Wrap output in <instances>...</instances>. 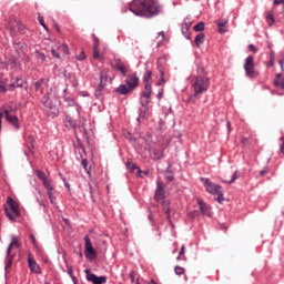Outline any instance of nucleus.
<instances>
[{
  "label": "nucleus",
  "instance_id": "obj_1",
  "mask_svg": "<svg viewBox=\"0 0 284 284\" xmlns=\"http://www.w3.org/2000/svg\"><path fill=\"white\" fill-rule=\"evenodd\" d=\"M129 10L135 17L152 19V17H156L161 12V6L155 0H133L129 4Z\"/></svg>",
  "mask_w": 284,
  "mask_h": 284
},
{
  "label": "nucleus",
  "instance_id": "obj_2",
  "mask_svg": "<svg viewBox=\"0 0 284 284\" xmlns=\"http://www.w3.org/2000/svg\"><path fill=\"white\" fill-rule=\"evenodd\" d=\"M143 81L145 83L144 90L142 91L141 105L142 109L140 111L141 119H145L148 116V104L150 103V97L152 94V71H146Z\"/></svg>",
  "mask_w": 284,
  "mask_h": 284
},
{
  "label": "nucleus",
  "instance_id": "obj_3",
  "mask_svg": "<svg viewBox=\"0 0 284 284\" xmlns=\"http://www.w3.org/2000/svg\"><path fill=\"white\" fill-rule=\"evenodd\" d=\"M192 87L194 93L191 95V99H196V97H200V94H203V92H207L210 89V78L204 75L193 77Z\"/></svg>",
  "mask_w": 284,
  "mask_h": 284
},
{
  "label": "nucleus",
  "instance_id": "obj_4",
  "mask_svg": "<svg viewBox=\"0 0 284 284\" xmlns=\"http://www.w3.org/2000/svg\"><path fill=\"white\" fill-rule=\"evenodd\" d=\"M4 212L9 221H17V219L21 216L19 204L10 196L7 197V206L4 207Z\"/></svg>",
  "mask_w": 284,
  "mask_h": 284
},
{
  "label": "nucleus",
  "instance_id": "obj_5",
  "mask_svg": "<svg viewBox=\"0 0 284 284\" xmlns=\"http://www.w3.org/2000/svg\"><path fill=\"white\" fill-rule=\"evenodd\" d=\"M204 185H205V190L206 192H209V194H213L216 197L217 203H223L224 199H223V187L212 181H210V179H204Z\"/></svg>",
  "mask_w": 284,
  "mask_h": 284
},
{
  "label": "nucleus",
  "instance_id": "obj_6",
  "mask_svg": "<svg viewBox=\"0 0 284 284\" xmlns=\"http://www.w3.org/2000/svg\"><path fill=\"white\" fill-rule=\"evenodd\" d=\"M20 248H21V242H19V237L12 235L11 243L7 248V262H6L4 270H10V267H12V258H14V254H12V251L20 250Z\"/></svg>",
  "mask_w": 284,
  "mask_h": 284
},
{
  "label": "nucleus",
  "instance_id": "obj_7",
  "mask_svg": "<svg viewBox=\"0 0 284 284\" xmlns=\"http://www.w3.org/2000/svg\"><path fill=\"white\" fill-rule=\"evenodd\" d=\"M158 71L160 74V80L156 82V85H164V83H168V80L170 79L165 55L158 59Z\"/></svg>",
  "mask_w": 284,
  "mask_h": 284
},
{
  "label": "nucleus",
  "instance_id": "obj_8",
  "mask_svg": "<svg viewBox=\"0 0 284 284\" xmlns=\"http://www.w3.org/2000/svg\"><path fill=\"white\" fill-rule=\"evenodd\" d=\"M244 71L248 79H256V77H258V71L256 70V65L254 64V57L248 55L244 60Z\"/></svg>",
  "mask_w": 284,
  "mask_h": 284
},
{
  "label": "nucleus",
  "instance_id": "obj_9",
  "mask_svg": "<svg viewBox=\"0 0 284 284\" xmlns=\"http://www.w3.org/2000/svg\"><path fill=\"white\" fill-rule=\"evenodd\" d=\"M84 274H87V281L92 284H105L108 283L106 276H97V274L90 273V270H85Z\"/></svg>",
  "mask_w": 284,
  "mask_h": 284
},
{
  "label": "nucleus",
  "instance_id": "obj_10",
  "mask_svg": "<svg viewBox=\"0 0 284 284\" xmlns=\"http://www.w3.org/2000/svg\"><path fill=\"white\" fill-rule=\"evenodd\" d=\"M84 243H85V256L90 261H94L97 258V251H94V247L92 246V241H90V236L84 237Z\"/></svg>",
  "mask_w": 284,
  "mask_h": 284
},
{
  "label": "nucleus",
  "instance_id": "obj_11",
  "mask_svg": "<svg viewBox=\"0 0 284 284\" xmlns=\"http://www.w3.org/2000/svg\"><path fill=\"white\" fill-rule=\"evenodd\" d=\"M276 6H282V12H284V0H274L273 9L266 16V21H267L268 26H273V23H274V14H276Z\"/></svg>",
  "mask_w": 284,
  "mask_h": 284
},
{
  "label": "nucleus",
  "instance_id": "obj_12",
  "mask_svg": "<svg viewBox=\"0 0 284 284\" xmlns=\"http://www.w3.org/2000/svg\"><path fill=\"white\" fill-rule=\"evenodd\" d=\"M12 112H14V110L12 109H6L4 110V115L6 119L9 123H11V125H13V128H16V130H19V118L17 115H12Z\"/></svg>",
  "mask_w": 284,
  "mask_h": 284
},
{
  "label": "nucleus",
  "instance_id": "obj_13",
  "mask_svg": "<svg viewBox=\"0 0 284 284\" xmlns=\"http://www.w3.org/2000/svg\"><path fill=\"white\" fill-rule=\"evenodd\" d=\"M154 199L158 202L163 201V199H165V185L160 180L156 181Z\"/></svg>",
  "mask_w": 284,
  "mask_h": 284
},
{
  "label": "nucleus",
  "instance_id": "obj_14",
  "mask_svg": "<svg viewBox=\"0 0 284 284\" xmlns=\"http://www.w3.org/2000/svg\"><path fill=\"white\" fill-rule=\"evenodd\" d=\"M113 70H118V72H121L123 77L128 74V68L125 67V63L121 61V59H114V64L112 65Z\"/></svg>",
  "mask_w": 284,
  "mask_h": 284
},
{
  "label": "nucleus",
  "instance_id": "obj_15",
  "mask_svg": "<svg viewBox=\"0 0 284 284\" xmlns=\"http://www.w3.org/2000/svg\"><path fill=\"white\" fill-rule=\"evenodd\" d=\"M100 83H112V75L110 74V69H104L100 73Z\"/></svg>",
  "mask_w": 284,
  "mask_h": 284
},
{
  "label": "nucleus",
  "instance_id": "obj_16",
  "mask_svg": "<svg viewBox=\"0 0 284 284\" xmlns=\"http://www.w3.org/2000/svg\"><path fill=\"white\" fill-rule=\"evenodd\" d=\"M197 204L200 205V212H202L203 216H212V209H210V205L202 200H199Z\"/></svg>",
  "mask_w": 284,
  "mask_h": 284
},
{
  "label": "nucleus",
  "instance_id": "obj_17",
  "mask_svg": "<svg viewBox=\"0 0 284 284\" xmlns=\"http://www.w3.org/2000/svg\"><path fill=\"white\" fill-rule=\"evenodd\" d=\"M126 85L131 89L134 90L136 85H139V77H136V73L131 74L126 79Z\"/></svg>",
  "mask_w": 284,
  "mask_h": 284
},
{
  "label": "nucleus",
  "instance_id": "obj_18",
  "mask_svg": "<svg viewBox=\"0 0 284 284\" xmlns=\"http://www.w3.org/2000/svg\"><path fill=\"white\" fill-rule=\"evenodd\" d=\"M36 176H38V179L42 182L44 187H49L50 185H52L49 181H48V176H45V173H43V171H36Z\"/></svg>",
  "mask_w": 284,
  "mask_h": 284
},
{
  "label": "nucleus",
  "instance_id": "obj_19",
  "mask_svg": "<svg viewBox=\"0 0 284 284\" xmlns=\"http://www.w3.org/2000/svg\"><path fill=\"white\" fill-rule=\"evenodd\" d=\"M227 23H230L227 19L217 21V27H219L217 31L220 32V34H225V32H227Z\"/></svg>",
  "mask_w": 284,
  "mask_h": 284
},
{
  "label": "nucleus",
  "instance_id": "obj_20",
  "mask_svg": "<svg viewBox=\"0 0 284 284\" xmlns=\"http://www.w3.org/2000/svg\"><path fill=\"white\" fill-rule=\"evenodd\" d=\"M28 263L31 272H34L36 274L39 273V264H37V261L33 260L32 255L29 254L28 256Z\"/></svg>",
  "mask_w": 284,
  "mask_h": 284
},
{
  "label": "nucleus",
  "instance_id": "obj_21",
  "mask_svg": "<svg viewBox=\"0 0 284 284\" xmlns=\"http://www.w3.org/2000/svg\"><path fill=\"white\" fill-rule=\"evenodd\" d=\"M47 190V194L49 196L50 203L54 205L57 203V197L54 196V187H52V184L49 186L44 187Z\"/></svg>",
  "mask_w": 284,
  "mask_h": 284
},
{
  "label": "nucleus",
  "instance_id": "obj_22",
  "mask_svg": "<svg viewBox=\"0 0 284 284\" xmlns=\"http://www.w3.org/2000/svg\"><path fill=\"white\" fill-rule=\"evenodd\" d=\"M93 58L94 59H101V55L99 54V38H93Z\"/></svg>",
  "mask_w": 284,
  "mask_h": 284
},
{
  "label": "nucleus",
  "instance_id": "obj_23",
  "mask_svg": "<svg viewBox=\"0 0 284 284\" xmlns=\"http://www.w3.org/2000/svg\"><path fill=\"white\" fill-rule=\"evenodd\" d=\"M162 209H163V212L168 219V221H170V223L172 222L170 219H171V215H170V201H162Z\"/></svg>",
  "mask_w": 284,
  "mask_h": 284
},
{
  "label": "nucleus",
  "instance_id": "obj_24",
  "mask_svg": "<svg viewBox=\"0 0 284 284\" xmlns=\"http://www.w3.org/2000/svg\"><path fill=\"white\" fill-rule=\"evenodd\" d=\"M237 179H241V172L235 171L231 178V180L227 179H222L223 183H227L229 185H232V183H234L235 181H237Z\"/></svg>",
  "mask_w": 284,
  "mask_h": 284
},
{
  "label": "nucleus",
  "instance_id": "obj_25",
  "mask_svg": "<svg viewBox=\"0 0 284 284\" xmlns=\"http://www.w3.org/2000/svg\"><path fill=\"white\" fill-rule=\"evenodd\" d=\"M133 89H131L128 84H121L118 89H116V92L119 94H130V92L132 91Z\"/></svg>",
  "mask_w": 284,
  "mask_h": 284
},
{
  "label": "nucleus",
  "instance_id": "obj_26",
  "mask_svg": "<svg viewBox=\"0 0 284 284\" xmlns=\"http://www.w3.org/2000/svg\"><path fill=\"white\" fill-rule=\"evenodd\" d=\"M194 43L196 48H201V44L205 43V33H199L194 39Z\"/></svg>",
  "mask_w": 284,
  "mask_h": 284
},
{
  "label": "nucleus",
  "instance_id": "obj_27",
  "mask_svg": "<svg viewBox=\"0 0 284 284\" xmlns=\"http://www.w3.org/2000/svg\"><path fill=\"white\" fill-rule=\"evenodd\" d=\"M23 85H24L23 80L17 78L16 83L9 84V88H10V90H12L13 88H23Z\"/></svg>",
  "mask_w": 284,
  "mask_h": 284
},
{
  "label": "nucleus",
  "instance_id": "obj_28",
  "mask_svg": "<svg viewBox=\"0 0 284 284\" xmlns=\"http://www.w3.org/2000/svg\"><path fill=\"white\" fill-rule=\"evenodd\" d=\"M105 88V83L100 82V84L98 85L97 90H95V97L97 99H101V92H103V89Z\"/></svg>",
  "mask_w": 284,
  "mask_h": 284
},
{
  "label": "nucleus",
  "instance_id": "obj_29",
  "mask_svg": "<svg viewBox=\"0 0 284 284\" xmlns=\"http://www.w3.org/2000/svg\"><path fill=\"white\" fill-rule=\"evenodd\" d=\"M194 32H203L205 30V22H199L193 27Z\"/></svg>",
  "mask_w": 284,
  "mask_h": 284
},
{
  "label": "nucleus",
  "instance_id": "obj_30",
  "mask_svg": "<svg viewBox=\"0 0 284 284\" xmlns=\"http://www.w3.org/2000/svg\"><path fill=\"white\" fill-rule=\"evenodd\" d=\"M36 59L40 62L43 63L45 61V53H41L39 51H36Z\"/></svg>",
  "mask_w": 284,
  "mask_h": 284
},
{
  "label": "nucleus",
  "instance_id": "obj_31",
  "mask_svg": "<svg viewBox=\"0 0 284 284\" xmlns=\"http://www.w3.org/2000/svg\"><path fill=\"white\" fill-rule=\"evenodd\" d=\"M58 50L60 52H63L64 54H70V48L68 47V44H62L58 48Z\"/></svg>",
  "mask_w": 284,
  "mask_h": 284
},
{
  "label": "nucleus",
  "instance_id": "obj_32",
  "mask_svg": "<svg viewBox=\"0 0 284 284\" xmlns=\"http://www.w3.org/2000/svg\"><path fill=\"white\" fill-rule=\"evenodd\" d=\"M182 258H185V245L181 246V251L179 253V256L176 257V261H181Z\"/></svg>",
  "mask_w": 284,
  "mask_h": 284
},
{
  "label": "nucleus",
  "instance_id": "obj_33",
  "mask_svg": "<svg viewBox=\"0 0 284 284\" xmlns=\"http://www.w3.org/2000/svg\"><path fill=\"white\" fill-rule=\"evenodd\" d=\"M174 272L175 274H178V276H181V274H185V268L181 266H175Z\"/></svg>",
  "mask_w": 284,
  "mask_h": 284
},
{
  "label": "nucleus",
  "instance_id": "obj_34",
  "mask_svg": "<svg viewBox=\"0 0 284 284\" xmlns=\"http://www.w3.org/2000/svg\"><path fill=\"white\" fill-rule=\"evenodd\" d=\"M6 92H7L6 82H3V80H1L0 78V94H3Z\"/></svg>",
  "mask_w": 284,
  "mask_h": 284
},
{
  "label": "nucleus",
  "instance_id": "obj_35",
  "mask_svg": "<svg viewBox=\"0 0 284 284\" xmlns=\"http://www.w3.org/2000/svg\"><path fill=\"white\" fill-rule=\"evenodd\" d=\"M38 21L40 26H42V28H44L48 31V26H45V21L43 20V17L41 14L38 17Z\"/></svg>",
  "mask_w": 284,
  "mask_h": 284
},
{
  "label": "nucleus",
  "instance_id": "obj_36",
  "mask_svg": "<svg viewBox=\"0 0 284 284\" xmlns=\"http://www.w3.org/2000/svg\"><path fill=\"white\" fill-rule=\"evenodd\" d=\"M67 123H69L70 128H77V122L72 121L70 116H67Z\"/></svg>",
  "mask_w": 284,
  "mask_h": 284
},
{
  "label": "nucleus",
  "instance_id": "obj_37",
  "mask_svg": "<svg viewBox=\"0 0 284 284\" xmlns=\"http://www.w3.org/2000/svg\"><path fill=\"white\" fill-rule=\"evenodd\" d=\"M153 154H154L153 159H156V160L163 159V151L153 152Z\"/></svg>",
  "mask_w": 284,
  "mask_h": 284
},
{
  "label": "nucleus",
  "instance_id": "obj_38",
  "mask_svg": "<svg viewBox=\"0 0 284 284\" xmlns=\"http://www.w3.org/2000/svg\"><path fill=\"white\" fill-rule=\"evenodd\" d=\"M29 236H30V240H31L32 244L34 245V247H39V243L37 242V237H34L33 234H30Z\"/></svg>",
  "mask_w": 284,
  "mask_h": 284
},
{
  "label": "nucleus",
  "instance_id": "obj_39",
  "mask_svg": "<svg viewBox=\"0 0 284 284\" xmlns=\"http://www.w3.org/2000/svg\"><path fill=\"white\" fill-rule=\"evenodd\" d=\"M248 51L253 52L254 54H256V52H258V49H256V47L254 44H250L248 45Z\"/></svg>",
  "mask_w": 284,
  "mask_h": 284
},
{
  "label": "nucleus",
  "instance_id": "obj_40",
  "mask_svg": "<svg viewBox=\"0 0 284 284\" xmlns=\"http://www.w3.org/2000/svg\"><path fill=\"white\" fill-rule=\"evenodd\" d=\"M28 141H29V143L31 145V149H34V138L32 135H29L28 136Z\"/></svg>",
  "mask_w": 284,
  "mask_h": 284
},
{
  "label": "nucleus",
  "instance_id": "obj_41",
  "mask_svg": "<svg viewBox=\"0 0 284 284\" xmlns=\"http://www.w3.org/2000/svg\"><path fill=\"white\" fill-rule=\"evenodd\" d=\"M41 85H43V81H38L34 83V88L37 91L41 90Z\"/></svg>",
  "mask_w": 284,
  "mask_h": 284
},
{
  "label": "nucleus",
  "instance_id": "obj_42",
  "mask_svg": "<svg viewBox=\"0 0 284 284\" xmlns=\"http://www.w3.org/2000/svg\"><path fill=\"white\" fill-rule=\"evenodd\" d=\"M77 59H78V61L85 60V52L82 51L81 54L77 55Z\"/></svg>",
  "mask_w": 284,
  "mask_h": 284
},
{
  "label": "nucleus",
  "instance_id": "obj_43",
  "mask_svg": "<svg viewBox=\"0 0 284 284\" xmlns=\"http://www.w3.org/2000/svg\"><path fill=\"white\" fill-rule=\"evenodd\" d=\"M51 54H52V57H55V59H61V55L54 49L51 50Z\"/></svg>",
  "mask_w": 284,
  "mask_h": 284
},
{
  "label": "nucleus",
  "instance_id": "obj_44",
  "mask_svg": "<svg viewBox=\"0 0 284 284\" xmlns=\"http://www.w3.org/2000/svg\"><path fill=\"white\" fill-rule=\"evenodd\" d=\"M134 278H136V273L134 271H132L130 273V280H131L132 283H134Z\"/></svg>",
  "mask_w": 284,
  "mask_h": 284
},
{
  "label": "nucleus",
  "instance_id": "obj_45",
  "mask_svg": "<svg viewBox=\"0 0 284 284\" xmlns=\"http://www.w3.org/2000/svg\"><path fill=\"white\" fill-rule=\"evenodd\" d=\"M165 179H166V181L172 182V181H174V175H172V174H166V175H165Z\"/></svg>",
  "mask_w": 284,
  "mask_h": 284
},
{
  "label": "nucleus",
  "instance_id": "obj_46",
  "mask_svg": "<svg viewBox=\"0 0 284 284\" xmlns=\"http://www.w3.org/2000/svg\"><path fill=\"white\" fill-rule=\"evenodd\" d=\"M16 23L18 26L19 32H23V24H21V22H19V21H17Z\"/></svg>",
  "mask_w": 284,
  "mask_h": 284
},
{
  "label": "nucleus",
  "instance_id": "obj_47",
  "mask_svg": "<svg viewBox=\"0 0 284 284\" xmlns=\"http://www.w3.org/2000/svg\"><path fill=\"white\" fill-rule=\"evenodd\" d=\"M82 166L88 172V160H82Z\"/></svg>",
  "mask_w": 284,
  "mask_h": 284
},
{
  "label": "nucleus",
  "instance_id": "obj_48",
  "mask_svg": "<svg viewBox=\"0 0 284 284\" xmlns=\"http://www.w3.org/2000/svg\"><path fill=\"white\" fill-rule=\"evenodd\" d=\"M280 140L283 141V143L280 146V151L282 152V154H284V138H281Z\"/></svg>",
  "mask_w": 284,
  "mask_h": 284
},
{
  "label": "nucleus",
  "instance_id": "obj_49",
  "mask_svg": "<svg viewBox=\"0 0 284 284\" xmlns=\"http://www.w3.org/2000/svg\"><path fill=\"white\" fill-rule=\"evenodd\" d=\"M241 143H242V145H247V143H248L247 138H242Z\"/></svg>",
  "mask_w": 284,
  "mask_h": 284
},
{
  "label": "nucleus",
  "instance_id": "obj_50",
  "mask_svg": "<svg viewBox=\"0 0 284 284\" xmlns=\"http://www.w3.org/2000/svg\"><path fill=\"white\" fill-rule=\"evenodd\" d=\"M226 125H227L229 132H232V122L227 121V122H226Z\"/></svg>",
  "mask_w": 284,
  "mask_h": 284
},
{
  "label": "nucleus",
  "instance_id": "obj_51",
  "mask_svg": "<svg viewBox=\"0 0 284 284\" xmlns=\"http://www.w3.org/2000/svg\"><path fill=\"white\" fill-rule=\"evenodd\" d=\"M158 130H163V120H160V121H159Z\"/></svg>",
  "mask_w": 284,
  "mask_h": 284
},
{
  "label": "nucleus",
  "instance_id": "obj_52",
  "mask_svg": "<svg viewBox=\"0 0 284 284\" xmlns=\"http://www.w3.org/2000/svg\"><path fill=\"white\" fill-rule=\"evenodd\" d=\"M158 99H163V90H160L158 93Z\"/></svg>",
  "mask_w": 284,
  "mask_h": 284
},
{
  "label": "nucleus",
  "instance_id": "obj_53",
  "mask_svg": "<svg viewBox=\"0 0 284 284\" xmlns=\"http://www.w3.org/2000/svg\"><path fill=\"white\" fill-rule=\"evenodd\" d=\"M265 174H267V170L265 169L260 172V176H265Z\"/></svg>",
  "mask_w": 284,
  "mask_h": 284
},
{
  "label": "nucleus",
  "instance_id": "obj_54",
  "mask_svg": "<svg viewBox=\"0 0 284 284\" xmlns=\"http://www.w3.org/2000/svg\"><path fill=\"white\" fill-rule=\"evenodd\" d=\"M132 170H138V172H141V169H139L136 165H132Z\"/></svg>",
  "mask_w": 284,
  "mask_h": 284
},
{
  "label": "nucleus",
  "instance_id": "obj_55",
  "mask_svg": "<svg viewBox=\"0 0 284 284\" xmlns=\"http://www.w3.org/2000/svg\"><path fill=\"white\" fill-rule=\"evenodd\" d=\"M3 119V113L0 112V131H1V120Z\"/></svg>",
  "mask_w": 284,
  "mask_h": 284
},
{
  "label": "nucleus",
  "instance_id": "obj_56",
  "mask_svg": "<svg viewBox=\"0 0 284 284\" xmlns=\"http://www.w3.org/2000/svg\"><path fill=\"white\" fill-rule=\"evenodd\" d=\"M44 105H45V108H52V106H50V102H48V101L44 102Z\"/></svg>",
  "mask_w": 284,
  "mask_h": 284
},
{
  "label": "nucleus",
  "instance_id": "obj_57",
  "mask_svg": "<svg viewBox=\"0 0 284 284\" xmlns=\"http://www.w3.org/2000/svg\"><path fill=\"white\" fill-rule=\"evenodd\" d=\"M159 36L162 37V39H165V33L164 32H160Z\"/></svg>",
  "mask_w": 284,
  "mask_h": 284
},
{
  "label": "nucleus",
  "instance_id": "obj_58",
  "mask_svg": "<svg viewBox=\"0 0 284 284\" xmlns=\"http://www.w3.org/2000/svg\"><path fill=\"white\" fill-rule=\"evenodd\" d=\"M283 64H284V60H280L281 68H283Z\"/></svg>",
  "mask_w": 284,
  "mask_h": 284
},
{
  "label": "nucleus",
  "instance_id": "obj_59",
  "mask_svg": "<svg viewBox=\"0 0 284 284\" xmlns=\"http://www.w3.org/2000/svg\"><path fill=\"white\" fill-rule=\"evenodd\" d=\"M64 223L68 225V223H70V221H68V219L63 217Z\"/></svg>",
  "mask_w": 284,
  "mask_h": 284
},
{
  "label": "nucleus",
  "instance_id": "obj_60",
  "mask_svg": "<svg viewBox=\"0 0 284 284\" xmlns=\"http://www.w3.org/2000/svg\"><path fill=\"white\" fill-rule=\"evenodd\" d=\"M191 216L192 217L196 216V212L191 213Z\"/></svg>",
  "mask_w": 284,
  "mask_h": 284
},
{
  "label": "nucleus",
  "instance_id": "obj_61",
  "mask_svg": "<svg viewBox=\"0 0 284 284\" xmlns=\"http://www.w3.org/2000/svg\"><path fill=\"white\" fill-rule=\"evenodd\" d=\"M276 79H281V73H277V74H276Z\"/></svg>",
  "mask_w": 284,
  "mask_h": 284
},
{
  "label": "nucleus",
  "instance_id": "obj_62",
  "mask_svg": "<svg viewBox=\"0 0 284 284\" xmlns=\"http://www.w3.org/2000/svg\"><path fill=\"white\" fill-rule=\"evenodd\" d=\"M54 114H59V110L54 109Z\"/></svg>",
  "mask_w": 284,
  "mask_h": 284
},
{
  "label": "nucleus",
  "instance_id": "obj_63",
  "mask_svg": "<svg viewBox=\"0 0 284 284\" xmlns=\"http://www.w3.org/2000/svg\"><path fill=\"white\" fill-rule=\"evenodd\" d=\"M151 284H156V282H154V281H151Z\"/></svg>",
  "mask_w": 284,
  "mask_h": 284
},
{
  "label": "nucleus",
  "instance_id": "obj_64",
  "mask_svg": "<svg viewBox=\"0 0 284 284\" xmlns=\"http://www.w3.org/2000/svg\"><path fill=\"white\" fill-rule=\"evenodd\" d=\"M55 29L58 30V32H59V26H55Z\"/></svg>",
  "mask_w": 284,
  "mask_h": 284
}]
</instances>
